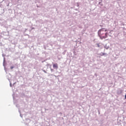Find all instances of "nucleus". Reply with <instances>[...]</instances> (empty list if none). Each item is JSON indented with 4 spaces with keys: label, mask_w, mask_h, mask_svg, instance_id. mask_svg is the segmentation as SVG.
I'll return each mask as SVG.
<instances>
[{
    "label": "nucleus",
    "mask_w": 126,
    "mask_h": 126,
    "mask_svg": "<svg viewBox=\"0 0 126 126\" xmlns=\"http://www.w3.org/2000/svg\"><path fill=\"white\" fill-rule=\"evenodd\" d=\"M13 67H14L13 66H11V67H10L11 69H13Z\"/></svg>",
    "instance_id": "39448f33"
},
{
    "label": "nucleus",
    "mask_w": 126,
    "mask_h": 126,
    "mask_svg": "<svg viewBox=\"0 0 126 126\" xmlns=\"http://www.w3.org/2000/svg\"><path fill=\"white\" fill-rule=\"evenodd\" d=\"M96 45H97L98 48H101V46H102V44H100V43H98Z\"/></svg>",
    "instance_id": "7ed1b4c3"
},
{
    "label": "nucleus",
    "mask_w": 126,
    "mask_h": 126,
    "mask_svg": "<svg viewBox=\"0 0 126 126\" xmlns=\"http://www.w3.org/2000/svg\"><path fill=\"white\" fill-rule=\"evenodd\" d=\"M53 67H54V68L58 69V67H59V66H58V64H57V63L54 64Z\"/></svg>",
    "instance_id": "f03ea898"
},
{
    "label": "nucleus",
    "mask_w": 126,
    "mask_h": 126,
    "mask_svg": "<svg viewBox=\"0 0 126 126\" xmlns=\"http://www.w3.org/2000/svg\"><path fill=\"white\" fill-rule=\"evenodd\" d=\"M107 31V30L105 28H102L101 30H100L98 32V34L99 36V37H100V38H107V34L108 33H107L106 32Z\"/></svg>",
    "instance_id": "f257e3e1"
},
{
    "label": "nucleus",
    "mask_w": 126,
    "mask_h": 126,
    "mask_svg": "<svg viewBox=\"0 0 126 126\" xmlns=\"http://www.w3.org/2000/svg\"><path fill=\"white\" fill-rule=\"evenodd\" d=\"M105 55H106V53H100V54H99V56H105Z\"/></svg>",
    "instance_id": "20e7f679"
}]
</instances>
